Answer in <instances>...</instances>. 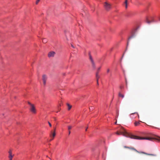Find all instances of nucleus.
<instances>
[{"instance_id": "nucleus-24", "label": "nucleus", "mask_w": 160, "mask_h": 160, "mask_svg": "<svg viewBox=\"0 0 160 160\" xmlns=\"http://www.w3.org/2000/svg\"><path fill=\"white\" fill-rule=\"evenodd\" d=\"M91 108H90V110H91V109L92 110L93 109V108L92 107H91Z\"/></svg>"}, {"instance_id": "nucleus-29", "label": "nucleus", "mask_w": 160, "mask_h": 160, "mask_svg": "<svg viewBox=\"0 0 160 160\" xmlns=\"http://www.w3.org/2000/svg\"><path fill=\"white\" fill-rule=\"evenodd\" d=\"M87 128H87L86 129V131L87 130Z\"/></svg>"}, {"instance_id": "nucleus-32", "label": "nucleus", "mask_w": 160, "mask_h": 160, "mask_svg": "<svg viewBox=\"0 0 160 160\" xmlns=\"http://www.w3.org/2000/svg\"><path fill=\"white\" fill-rule=\"evenodd\" d=\"M118 116V113L117 116Z\"/></svg>"}, {"instance_id": "nucleus-19", "label": "nucleus", "mask_w": 160, "mask_h": 160, "mask_svg": "<svg viewBox=\"0 0 160 160\" xmlns=\"http://www.w3.org/2000/svg\"><path fill=\"white\" fill-rule=\"evenodd\" d=\"M40 1V0H37L36 2V4H38Z\"/></svg>"}, {"instance_id": "nucleus-7", "label": "nucleus", "mask_w": 160, "mask_h": 160, "mask_svg": "<svg viewBox=\"0 0 160 160\" xmlns=\"http://www.w3.org/2000/svg\"><path fill=\"white\" fill-rule=\"evenodd\" d=\"M55 128L54 132L53 133H52V132H51V133H52V134H50V136L51 137H53V138L52 139H51L50 140V141L52 140L53 139V138H54V137L56 135V133H55Z\"/></svg>"}, {"instance_id": "nucleus-31", "label": "nucleus", "mask_w": 160, "mask_h": 160, "mask_svg": "<svg viewBox=\"0 0 160 160\" xmlns=\"http://www.w3.org/2000/svg\"><path fill=\"white\" fill-rule=\"evenodd\" d=\"M131 38V37H130V38H129V39H130Z\"/></svg>"}, {"instance_id": "nucleus-2", "label": "nucleus", "mask_w": 160, "mask_h": 160, "mask_svg": "<svg viewBox=\"0 0 160 160\" xmlns=\"http://www.w3.org/2000/svg\"><path fill=\"white\" fill-rule=\"evenodd\" d=\"M124 148H128V149H130L131 150H133V151H134L136 152H137V153H140V154L142 153V154H145L146 155H151V156H154V155L153 154H148V153H146V152H139V151H138V150H137L134 148L132 147H127V146H124Z\"/></svg>"}, {"instance_id": "nucleus-28", "label": "nucleus", "mask_w": 160, "mask_h": 160, "mask_svg": "<svg viewBox=\"0 0 160 160\" xmlns=\"http://www.w3.org/2000/svg\"><path fill=\"white\" fill-rule=\"evenodd\" d=\"M100 69V68H98V70H99Z\"/></svg>"}, {"instance_id": "nucleus-22", "label": "nucleus", "mask_w": 160, "mask_h": 160, "mask_svg": "<svg viewBox=\"0 0 160 160\" xmlns=\"http://www.w3.org/2000/svg\"><path fill=\"white\" fill-rule=\"evenodd\" d=\"M110 71V69L109 68H108L107 70V72L108 73Z\"/></svg>"}, {"instance_id": "nucleus-12", "label": "nucleus", "mask_w": 160, "mask_h": 160, "mask_svg": "<svg viewBox=\"0 0 160 160\" xmlns=\"http://www.w3.org/2000/svg\"><path fill=\"white\" fill-rule=\"evenodd\" d=\"M118 96L119 97H121L122 98H123L124 97V95L121 94V93H120V92H119L118 93Z\"/></svg>"}, {"instance_id": "nucleus-10", "label": "nucleus", "mask_w": 160, "mask_h": 160, "mask_svg": "<svg viewBox=\"0 0 160 160\" xmlns=\"http://www.w3.org/2000/svg\"><path fill=\"white\" fill-rule=\"evenodd\" d=\"M67 106H68V110H70L71 109V108L72 107V106L71 105H70L68 103H67Z\"/></svg>"}, {"instance_id": "nucleus-13", "label": "nucleus", "mask_w": 160, "mask_h": 160, "mask_svg": "<svg viewBox=\"0 0 160 160\" xmlns=\"http://www.w3.org/2000/svg\"><path fill=\"white\" fill-rule=\"evenodd\" d=\"M125 8H127L128 7V0H126L125 2Z\"/></svg>"}, {"instance_id": "nucleus-4", "label": "nucleus", "mask_w": 160, "mask_h": 160, "mask_svg": "<svg viewBox=\"0 0 160 160\" xmlns=\"http://www.w3.org/2000/svg\"><path fill=\"white\" fill-rule=\"evenodd\" d=\"M30 110L32 113L34 114L36 113V109L34 104L31 105V106H30Z\"/></svg>"}, {"instance_id": "nucleus-18", "label": "nucleus", "mask_w": 160, "mask_h": 160, "mask_svg": "<svg viewBox=\"0 0 160 160\" xmlns=\"http://www.w3.org/2000/svg\"><path fill=\"white\" fill-rule=\"evenodd\" d=\"M8 153H9V155H12V151L11 150H10L8 152Z\"/></svg>"}, {"instance_id": "nucleus-1", "label": "nucleus", "mask_w": 160, "mask_h": 160, "mask_svg": "<svg viewBox=\"0 0 160 160\" xmlns=\"http://www.w3.org/2000/svg\"><path fill=\"white\" fill-rule=\"evenodd\" d=\"M122 128V130L119 132H117L116 134L117 135H119L122 134L123 136L128 138H129L132 139H134L138 140H148L150 141H152L153 139H156L160 141V137H158L157 138H154L151 137H141L135 135H133L130 133H128Z\"/></svg>"}, {"instance_id": "nucleus-23", "label": "nucleus", "mask_w": 160, "mask_h": 160, "mask_svg": "<svg viewBox=\"0 0 160 160\" xmlns=\"http://www.w3.org/2000/svg\"><path fill=\"white\" fill-rule=\"evenodd\" d=\"M120 88L121 89H122V88H123V86H120Z\"/></svg>"}, {"instance_id": "nucleus-9", "label": "nucleus", "mask_w": 160, "mask_h": 160, "mask_svg": "<svg viewBox=\"0 0 160 160\" xmlns=\"http://www.w3.org/2000/svg\"><path fill=\"white\" fill-rule=\"evenodd\" d=\"M141 121L136 122L134 123V125L135 126H138L140 123Z\"/></svg>"}, {"instance_id": "nucleus-25", "label": "nucleus", "mask_w": 160, "mask_h": 160, "mask_svg": "<svg viewBox=\"0 0 160 160\" xmlns=\"http://www.w3.org/2000/svg\"><path fill=\"white\" fill-rule=\"evenodd\" d=\"M147 22L148 23H150V21H147Z\"/></svg>"}, {"instance_id": "nucleus-5", "label": "nucleus", "mask_w": 160, "mask_h": 160, "mask_svg": "<svg viewBox=\"0 0 160 160\" xmlns=\"http://www.w3.org/2000/svg\"><path fill=\"white\" fill-rule=\"evenodd\" d=\"M42 79L43 80V83L45 85L46 83V81L47 79V77L45 75H43L42 77Z\"/></svg>"}, {"instance_id": "nucleus-6", "label": "nucleus", "mask_w": 160, "mask_h": 160, "mask_svg": "<svg viewBox=\"0 0 160 160\" xmlns=\"http://www.w3.org/2000/svg\"><path fill=\"white\" fill-rule=\"evenodd\" d=\"M55 54V52L53 51L50 52L48 53V56L49 57H52L54 56Z\"/></svg>"}, {"instance_id": "nucleus-15", "label": "nucleus", "mask_w": 160, "mask_h": 160, "mask_svg": "<svg viewBox=\"0 0 160 160\" xmlns=\"http://www.w3.org/2000/svg\"><path fill=\"white\" fill-rule=\"evenodd\" d=\"M13 156V155H9L8 158L9 159V160H12Z\"/></svg>"}, {"instance_id": "nucleus-11", "label": "nucleus", "mask_w": 160, "mask_h": 160, "mask_svg": "<svg viewBox=\"0 0 160 160\" xmlns=\"http://www.w3.org/2000/svg\"><path fill=\"white\" fill-rule=\"evenodd\" d=\"M96 77L97 78V83L98 85V79L99 78V76L98 75V74L97 73L96 75Z\"/></svg>"}, {"instance_id": "nucleus-20", "label": "nucleus", "mask_w": 160, "mask_h": 160, "mask_svg": "<svg viewBox=\"0 0 160 160\" xmlns=\"http://www.w3.org/2000/svg\"><path fill=\"white\" fill-rule=\"evenodd\" d=\"M28 104L30 105V106H31V105H33V104H32L30 102H28Z\"/></svg>"}, {"instance_id": "nucleus-17", "label": "nucleus", "mask_w": 160, "mask_h": 160, "mask_svg": "<svg viewBox=\"0 0 160 160\" xmlns=\"http://www.w3.org/2000/svg\"><path fill=\"white\" fill-rule=\"evenodd\" d=\"M89 59H90L91 62H92V61H93V60L92 59V58L91 55L90 54H89Z\"/></svg>"}, {"instance_id": "nucleus-21", "label": "nucleus", "mask_w": 160, "mask_h": 160, "mask_svg": "<svg viewBox=\"0 0 160 160\" xmlns=\"http://www.w3.org/2000/svg\"><path fill=\"white\" fill-rule=\"evenodd\" d=\"M48 124L49 125V126L51 127L52 126V125L51 124V123L49 122H48Z\"/></svg>"}, {"instance_id": "nucleus-26", "label": "nucleus", "mask_w": 160, "mask_h": 160, "mask_svg": "<svg viewBox=\"0 0 160 160\" xmlns=\"http://www.w3.org/2000/svg\"><path fill=\"white\" fill-rule=\"evenodd\" d=\"M54 118V120H55H55H56V118Z\"/></svg>"}, {"instance_id": "nucleus-14", "label": "nucleus", "mask_w": 160, "mask_h": 160, "mask_svg": "<svg viewBox=\"0 0 160 160\" xmlns=\"http://www.w3.org/2000/svg\"><path fill=\"white\" fill-rule=\"evenodd\" d=\"M91 63H92V67L93 68H95V64L94 61H92V62H91Z\"/></svg>"}, {"instance_id": "nucleus-3", "label": "nucleus", "mask_w": 160, "mask_h": 160, "mask_svg": "<svg viewBox=\"0 0 160 160\" xmlns=\"http://www.w3.org/2000/svg\"><path fill=\"white\" fill-rule=\"evenodd\" d=\"M103 5L105 9L107 11H109L111 8V4L108 2H104Z\"/></svg>"}, {"instance_id": "nucleus-8", "label": "nucleus", "mask_w": 160, "mask_h": 160, "mask_svg": "<svg viewBox=\"0 0 160 160\" xmlns=\"http://www.w3.org/2000/svg\"><path fill=\"white\" fill-rule=\"evenodd\" d=\"M72 127L71 126H68V134L69 135L70 134V129H72Z\"/></svg>"}, {"instance_id": "nucleus-27", "label": "nucleus", "mask_w": 160, "mask_h": 160, "mask_svg": "<svg viewBox=\"0 0 160 160\" xmlns=\"http://www.w3.org/2000/svg\"><path fill=\"white\" fill-rule=\"evenodd\" d=\"M72 48H74V46H73L72 45Z\"/></svg>"}, {"instance_id": "nucleus-30", "label": "nucleus", "mask_w": 160, "mask_h": 160, "mask_svg": "<svg viewBox=\"0 0 160 160\" xmlns=\"http://www.w3.org/2000/svg\"><path fill=\"white\" fill-rule=\"evenodd\" d=\"M115 123V124H116L117 123V121H116V122Z\"/></svg>"}, {"instance_id": "nucleus-16", "label": "nucleus", "mask_w": 160, "mask_h": 160, "mask_svg": "<svg viewBox=\"0 0 160 160\" xmlns=\"http://www.w3.org/2000/svg\"><path fill=\"white\" fill-rule=\"evenodd\" d=\"M42 42L44 43H46L47 42V40L46 39H43L42 40Z\"/></svg>"}]
</instances>
